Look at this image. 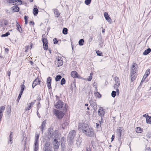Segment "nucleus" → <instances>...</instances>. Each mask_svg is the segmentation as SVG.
Here are the masks:
<instances>
[{"label": "nucleus", "instance_id": "nucleus-9", "mask_svg": "<svg viewBox=\"0 0 151 151\" xmlns=\"http://www.w3.org/2000/svg\"><path fill=\"white\" fill-rule=\"evenodd\" d=\"M104 109H103V108L100 107L99 108L98 111V115L101 116L102 117L104 116L105 114V111H104Z\"/></svg>", "mask_w": 151, "mask_h": 151}, {"label": "nucleus", "instance_id": "nucleus-2", "mask_svg": "<svg viewBox=\"0 0 151 151\" xmlns=\"http://www.w3.org/2000/svg\"><path fill=\"white\" fill-rule=\"evenodd\" d=\"M55 108L57 109H61V110H66V104L65 106L64 105V103L62 101L59 100L55 104Z\"/></svg>", "mask_w": 151, "mask_h": 151}, {"label": "nucleus", "instance_id": "nucleus-28", "mask_svg": "<svg viewBox=\"0 0 151 151\" xmlns=\"http://www.w3.org/2000/svg\"><path fill=\"white\" fill-rule=\"evenodd\" d=\"M61 78V76L60 75H58L56 76L55 79L56 81H59Z\"/></svg>", "mask_w": 151, "mask_h": 151}, {"label": "nucleus", "instance_id": "nucleus-52", "mask_svg": "<svg viewBox=\"0 0 151 151\" xmlns=\"http://www.w3.org/2000/svg\"><path fill=\"white\" fill-rule=\"evenodd\" d=\"M61 146L62 148H65V143H61Z\"/></svg>", "mask_w": 151, "mask_h": 151}, {"label": "nucleus", "instance_id": "nucleus-35", "mask_svg": "<svg viewBox=\"0 0 151 151\" xmlns=\"http://www.w3.org/2000/svg\"><path fill=\"white\" fill-rule=\"evenodd\" d=\"M15 4L18 5H21L22 3V1L21 0H15Z\"/></svg>", "mask_w": 151, "mask_h": 151}, {"label": "nucleus", "instance_id": "nucleus-53", "mask_svg": "<svg viewBox=\"0 0 151 151\" xmlns=\"http://www.w3.org/2000/svg\"><path fill=\"white\" fill-rule=\"evenodd\" d=\"M53 41H54V44H57L58 42V41L57 40V39L56 38H55L53 40Z\"/></svg>", "mask_w": 151, "mask_h": 151}, {"label": "nucleus", "instance_id": "nucleus-57", "mask_svg": "<svg viewBox=\"0 0 151 151\" xmlns=\"http://www.w3.org/2000/svg\"><path fill=\"white\" fill-rule=\"evenodd\" d=\"M118 132L119 133L120 137H121V134L122 132V130L121 128L119 129H118Z\"/></svg>", "mask_w": 151, "mask_h": 151}, {"label": "nucleus", "instance_id": "nucleus-32", "mask_svg": "<svg viewBox=\"0 0 151 151\" xmlns=\"http://www.w3.org/2000/svg\"><path fill=\"white\" fill-rule=\"evenodd\" d=\"M94 94L95 96L98 97L99 98H100L101 96L99 93L97 91L95 92Z\"/></svg>", "mask_w": 151, "mask_h": 151}, {"label": "nucleus", "instance_id": "nucleus-58", "mask_svg": "<svg viewBox=\"0 0 151 151\" xmlns=\"http://www.w3.org/2000/svg\"><path fill=\"white\" fill-rule=\"evenodd\" d=\"M61 143H65V140L63 137L61 138Z\"/></svg>", "mask_w": 151, "mask_h": 151}, {"label": "nucleus", "instance_id": "nucleus-16", "mask_svg": "<svg viewBox=\"0 0 151 151\" xmlns=\"http://www.w3.org/2000/svg\"><path fill=\"white\" fill-rule=\"evenodd\" d=\"M136 73H134V71H131L130 73L131 75V80L132 81H134L136 78Z\"/></svg>", "mask_w": 151, "mask_h": 151}, {"label": "nucleus", "instance_id": "nucleus-30", "mask_svg": "<svg viewBox=\"0 0 151 151\" xmlns=\"http://www.w3.org/2000/svg\"><path fill=\"white\" fill-rule=\"evenodd\" d=\"M33 12L35 16L38 13V10L37 8H35L33 9Z\"/></svg>", "mask_w": 151, "mask_h": 151}, {"label": "nucleus", "instance_id": "nucleus-45", "mask_svg": "<svg viewBox=\"0 0 151 151\" xmlns=\"http://www.w3.org/2000/svg\"><path fill=\"white\" fill-rule=\"evenodd\" d=\"M150 73V69H148L146 70L145 74L147 75V76H148L149 75Z\"/></svg>", "mask_w": 151, "mask_h": 151}, {"label": "nucleus", "instance_id": "nucleus-63", "mask_svg": "<svg viewBox=\"0 0 151 151\" xmlns=\"http://www.w3.org/2000/svg\"><path fill=\"white\" fill-rule=\"evenodd\" d=\"M30 108H29V106L25 108V111H27V110H30Z\"/></svg>", "mask_w": 151, "mask_h": 151}, {"label": "nucleus", "instance_id": "nucleus-46", "mask_svg": "<svg viewBox=\"0 0 151 151\" xmlns=\"http://www.w3.org/2000/svg\"><path fill=\"white\" fill-rule=\"evenodd\" d=\"M51 78L50 77H49L47 80V83H51Z\"/></svg>", "mask_w": 151, "mask_h": 151}, {"label": "nucleus", "instance_id": "nucleus-29", "mask_svg": "<svg viewBox=\"0 0 151 151\" xmlns=\"http://www.w3.org/2000/svg\"><path fill=\"white\" fill-rule=\"evenodd\" d=\"M53 129L51 128H50L48 129V134L50 137L52 134V133L53 132Z\"/></svg>", "mask_w": 151, "mask_h": 151}, {"label": "nucleus", "instance_id": "nucleus-18", "mask_svg": "<svg viewBox=\"0 0 151 151\" xmlns=\"http://www.w3.org/2000/svg\"><path fill=\"white\" fill-rule=\"evenodd\" d=\"M89 101L90 105L91 107L93 106V105H95L97 104L96 103V101L95 100H93L91 98L89 100Z\"/></svg>", "mask_w": 151, "mask_h": 151}, {"label": "nucleus", "instance_id": "nucleus-17", "mask_svg": "<svg viewBox=\"0 0 151 151\" xmlns=\"http://www.w3.org/2000/svg\"><path fill=\"white\" fill-rule=\"evenodd\" d=\"M71 76L73 78H78V74L75 71H72L70 74Z\"/></svg>", "mask_w": 151, "mask_h": 151}, {"label": "nucleus", "instance_id": "nucleus-22", "mask_svg": "<svg viewBox=\"0 0 151 151\" xmlns=\"http://www.w3.org/2000/svg\"><path fill=\"white\" fill-rule=\"evenodd\" d=\"M151 51V49L150 48H148L147 50H145L143 53V54L144 55H146L150 53Z\"/></svg>", "mask_w": 151, "mask_h": 151}, {"label": "nucleus", "instance_id": "nucleus-38", "mask_svg": "<svg viewBox=\"0 0 151 151\" xmlns=\"http://www.w3.org/2000/svg\"><path fill=\"white\" fill-rule=\"evenodd\" d=\"M84 40L83 39H80L78 42L79 44L80 45H82L83 44V42H84Z\"/></svg>", "mask_w": 151, "mask_h": 151}, {"label": "nucleus", "instance_id": "nucleus-60", "mask_svg": "<svg viewBox=\"0 0 151 151\" xmlns=\"http://www.w3.org/2000/svg\"><path fill=\"white\" fill-rule=\"evenodd\" d=\"M94 143H95V142H94V141H92L91 142V144L93 148H94V147H95Z\"/></svg>", "mask_w": 151, "mask_h": 151}, {"label": "nucleus", "instance_id": "nucleus-54", "mask_svg": "<svg viewBox=\"0 0 151 151\" xmlns=\"http://www.w3.org/2000/svg\"><path fill=\"white\" fill-rule=\"evenodd\" d=\"M47 86L48 88L50 89L51 88V83H47Z\"/></svg>", "mask_w": 151, "mask_h": 151}, {"label": "nucleus", "instance_id": "nucleus-59", "mask_svg": "<svg viewBox=\"0 0 151 151\" xmlns=\"http://www.w3.org/2000/svg\"><path fill=\"white\" fill-rule=\"evenodd\" d=\"M92 78V76H91V75H90L89 76V78H88L87 80L88 81H90L91 80Z\"/></svg>", "mask_w": 151, "mask_h": 151}, {"label": "nucleus", "instance_id": "nucleus-56", "mask_svg": "<svg viewBox=\"0 0 151 151\" xmlns=\"http://www.w3.org/2000/svg\"><path fill=\"white\" fill-rule=\"evenodd\" d=\"M116 94L117 95H119V90L118 89V88H116Z\"/></svg>", "mask_w": 151, "mask_h": 151}, {"label": "nucleus", "instance_id": "nucleus-62", "mask_svg": "<svg viewBox=\"0 0 151 151\" xmlns=\"http://www.w3.org/2000/svg\"><path fill=\"white\" fill-rule=\"evenodd\" d=\"M146 150H149L150 151L151 150V149L150 148V147H146Z\"/></svg>", "mask_w": 151, "mask_h": 151}, {"label": "nucleus", "instance_id": "nucleus-51", "mask_svg": "<svg viewBox=\"0 0 151 151\" xmlns=\"http://www.w3.org/2000/svg\"><path fill=\"white\" fill-rule=\"evenodd\" d=\"M92 107L93 108L94 110L95 111H96L97 109V105H93V106H92Z\"/></svg>", "mask_w": 151, "mask_h": 151}, {"label": "nucleus", "instance_id": "nucleus-10", "mask_svg": "<svg viewBox=\"0 0 151 151\" xmlns=\"http://www.w3.org/2000/svg\"><path fill=\"white\" fill-rule=\"evenodd\" d=\"M56 60L57 61V65L58 67L61 66L63 65V62L61 57L58 56L57 57Z\"/></svg>", "mask_w": 151, "mask_h": 151}, {"label": "nucleus", "instance_id": "nucleus-48", "mask_svg": "<svg viewBox=\"0 0 151 151\" xmlns=\"http://www.w3.org/2000/svg\"><path fill=\"white\" fill-rule=\"evenodd\" d=\"M22 95V94H20V93L19 94V95L17 99L16 100V101L17 103V104L19 103V101Z\"/></svg>", "mask_w": 151, "mask_h": 151}, {"label": "nucleus", "instance_id": "nucleus-20", "mask_svg": "<svg viewBox=\"0 0 151 151\" xmlns=\"http://www.w3.org/2000/svg\"><path fill=\"white\" fill-rule=\"evenodd\" d=\"M13 132H11L10 133V134L9 137V140L8 141V143H10V144H12V138H13Z\"/></svg>", "mask_w": 151, "mask_h": 151}, {"label": "nucleus", "instance_id": "nucleus-33", "mask_svg": "<svg viewBox=\"0 0 151 151\" xmlns=\"http://www.w3.org/2000/svg\"><path fill=\"white\" fill-rule=\"evenodd\" d=\"M136 131L137 133H141L142 132V129L140 127H138L136 128Z\"/></svg>", "mask_w": 151, "mask_h": 151}, {"label": "nucleus", "instance_id": "nucleus-1", "mask_svg": "<svg viewBox=\"0 0 151 151\" xmlns=\"http://www.w3.org/2000/svg\"><path fill=\"white\" fill-rule=\"evenodd\" d=\"M40 136L39 133L37 132L35 133V143L34 145V151H37L39 149V139Z\"/></svg>", "mask_w": 151, "mask_h": 151}, {"label": "nucleus", "instance_id": "nucleus-8", "mask_svg": "<svg viewBox=\"0 0 151 151\" xmlns=\"http://www.w3.org/2000/svg\"><path fill=\"white\" fill-rule=\"evenodd\" d=\"M42 41L43 44V48L44 50H47L48 48L47 40L46 38H42Z\"/></svg>", "mask_w": 151, "mask_h": 151}, {"label": "nucleus", "instance_id": "nucleus-26", "mask_svg": "<svg viewBox=\"0 0 151 151\" xmlns=\"http://www.w3.org/2000/svg\"><path fill=\"white\" fill-rule=\"evenodd\" d=\"M45 124V122H43L41 126L40 127V128L41 129V131L42 133H43V130L44 129Z\"/></svg>", "mask_w": 151, "mask_h": 151}, {"label": "nucleus", "instance_id": "nucleus-21", "mask_svg": "<svg viewBox=\"0 0 151 151\" xmlns=\"http://www.w3.org/2000/svg\"><path fill=\"white\" fill-rule=\"evenodd\" d=\"M54 13L55 14V16L57 17H58L60 15V13L59 11L56 9H55L54 10Z\"/></svg>", "mask_w": 151, "mask_h": 151}, {"label": "nucleus", "instance_id": "nucleus-42", "mask_svg": "<svg viewBox=\"0 0 151 151\" xmlns=\"http://www.w3.org/2000/svg\"><path fill=\"white\" fill-rule=\"evenodd\" d=\"M24 18L25 20V24H27L28 23L27 20L28 17L27 16L25 15L24 16Z\"/></svg>", "mask_w": 151, "mask_h": 151}, {"label": "nucleus", "instance_id": "nucleus-27", "mask_svg": "<svg viewBox=\"0 0 151 151\" xmlns=\"http://www.w3.org/2000/svg\"><path fill=\"white\" fill-rule=\"evenodd\" d=\"M146 122L147 123L151 124V117L148 116L146 119Z\"/></svg>", "mask_w": 151, "mask_h": 151}, {"label": "nucleus", "instance_id": "nucleus-40", "mask_svg": "<svg viewBox=\"0 0 151 151\" xmlns=\"http://www.w3.org/2000/svg\"><path fill=\"white\" fill-rule=\"evenodd\" d=\"M10 33L9 32H7L4 34H2L1 35V36L2 37H7L10 35Z\"/></svg>", "mask_w": 151, "mask_h": 151}, {"label": "nucleus", "instance_id": "nucleus-41", "mask_svg": "<svg viewBox=\"0 0 151 151\" xmlns=\"http://www.w3.org/2000/svg\"><path fill=\"white\" fill-rule=\"evenodd\" d=\"M65 80L64 78H62V79H61V81L60 84L61 85H63V84H65Z\"/></svg>", "mask_w": 151, "mask_h": 151}, {"label": "nucleus", "instance_id": "nucleus-55", "mask_svg": "<svg viewBox=\"0 0 151 151\" xmlns=\"http://www.w3.org/2000/svg\"><path fill=\"white\" fill-rule=\"evenodd\" d=\"M26 138H26L25 140H23L22 142V143L24 145V146H25L26 144Z\"/></svg>", "mask_w": 151, "mask_h": 151}, {"label": "nucleus", "instance_id": "nucleus-14", "mask_svg": "<svg viewBox=\"0 0 151 151\" xmlns=\"http://www.w3.org/2000/svg\"><path fill=\"white\" fill-rule=\"evenodd\" d=\"M5 109V107L4 106L0 107V122L1 120L3 115V113Z\"/></svg>", "mask_w": 151, "mask_h": 151}, {"label": "nucleus", "instance_id": "nucleus-39", "mask_svg": "<svg viewBox=\"0 0 151 151\" xmlns=\"http://www.w3.org/2000/svg\"><path fill=\"white\" fill-rule=\"evenodd\" d=\"M120 85V82H115V84L114 85V88H117L119 87V86Z\"/></svg>", "mask_w": 151, "mask_h": 151}, {"label": "nucleus", "instance_id": "nucleus-37", "mask_svg": "<svg viewBox=\"0 0 151 151\" xmlns=\"http://www.w3.org/2000/svg\"><path fill=\"white\" fill-rule=\"evenodd\" d=\"M146 136L149 139L151 138V130L148 131V133L146 135Z\"/></svg>", "mask_w": 151, "mask_h": 151}, {"label": "nucleus", "instance_id": "nucleus-19", "mask_svg": "<svg viewBox=\"0 0 151 151\" xmlns=\"http://www.w3.org/2000/svg\"><path fill=\"white\" fill-rule=\"evenodd\" d=\"M14 12H18L19 10V7L17 6H14L11 8Z\"/></svg>", "mask_w": 151, "mask_h": 151}, {"label": "nucleus", "instance_id": "nucleus-44", "mask_svg": "<svg viewBox=\"0 0 151 151\" xmlns=\"http://www.w3.org/2000/svg\"><path fill=\"white\" fill-rule=\"evenodd\" d=\"M91 0H85V3L86 5H88L91 3Z\"/></svg>", "mask_w": 151, "mask_h": 151}, {"label": "nucleus", "instance_id": "nucleus-64", "mask_svg": "<svg viewBox=\"0 0 151 151\" xmlns=\"http://www.w3.org/2000/svg\"><path fill=\"white\" fill-rule=\"evenodd\" d=\"M148 115L147 114H145L143 115V116L144 117L146 118V119H147V118L148 117Z\"/></svg>", "mask_w": 151, "mask_h": 151}, {"label": "nucleus", "instance_id": "nucleus-25", "mask_svg": "<svg viewBox=\"0 0 151 151\" xmlns=\"http://www.w3.org/2000/svg\"><path fill=\"white\" fill-rule=\"evenodd\" d=\"M40 82V81L39 80V79H36L33 82V83L35 84V85H37Z\"/></svg>", "mask_w": 151, "mask_h": 151}, {"label": "nucleus", "instance_id": "nucleus-5", "mask_svg": "<svg viewBox=\"0 0 151 151\" xmlns=\"http://www.w3.org/2000/svg\"><path fill=\"white\" fill-rule=\"evenodd\" d=\"M76 132L75 130L70 131L69 132L68 138V140L69 142H73L76 136Z\"/></svg>", "mask_w": 151, "mask_h": 151}, {"label": "nucleus", "instance_id": "nucleus-43", "mask_svg": "<svg viewBox=\"0 0 151 151\" xmlns=\"http://www.w3.org/2000/svg\"><path fill=\"white\" fill-rule=\"evenodd\" d=\"M111 96L113 97H115L116 95V92L115 91H112L111 94Z\"/></svg>", "mask_w": 151, "mask_h": 151}, {"label": "nucleus", "instance_id": "nucleus-47", "mask_svg": "<svg viewBox=\"0 0 151 151\" xmlns=\"http://www.w3.org/2000/svg\"><path fill=\"white\" fill-rule=\"evenodd\" d=\"M36 101L35 100L34 102H31L30 103L28 104L27 105H29L30 106H31V107H32L33 106V105L35 103V101Z\"/></svg>", "mask_w": 151, "mask_h": 151}, {"label": "nucleus", "instance_id": "nucleus-61", "mask_svg": "<svg viewBox=\"0 0 151 151\" xmlns=\"http://www.w3.org/2000/svg\"><path fill=\"white\" fill-rule=\"evenodd\" d=\"M96 127L97 128H99V127H100L101 126L100 125V124L98 123H96Z\"/></svg>", "mask_w": 151, "mask_h": 151}, {"label": "nucleus", "instance_id": "nucleus-24", "mask_svg": "<svg viewBox=\"0 0 151 151\" xmlns=\"http://www.w3.org/2000/svg\"><path fill=\"white\" fill-rule=\"evenodd\" d=\"M68 125V123L67 122H65L61 125L62 128L63 129H65Z\"/></svg>", "mask_w": 151, "mask_h": 151}, {"label": "nucleus", "instance_id": "nucleus-36", "mask_svg": "<svg viewBox=\"0 0 151 151\" xmlns=\"http://www.w3.org/2000/svg\"><path fill=\"white\" fill-rule=\"evenodd\" d=\"M25 87V86L24 85H21V88L20 90V92L19 93L21 94H22L23 91L24 90V88Z\"/></svg>", "mask_w": 151, "mask_h": 151}, {"label": "nucleus", "instance_id": "nucleus-15", "mask_svg": "<svg viewBox=\"0 0 151 151\" xmlns=\"http://www.w3.org/2000/svg\"><path fill=\"white\" fill-rule=\"evenodd\" d=\"M104 16L108 22H111L112 21V20L109 16L108 13L106 12H104Z\"/></svg>", "mask_w": 151, "mask_h": 151}, {"label": "nucleus", "instance_id": "nucleus-6", "mask_svg": "<svg viewBox=\"0 0 151 151\" xmlns=\"http://www.w3.org/2000/svg\"><path fill=\"white\" fill-rule=\"evenodd\" d=\"M60 137L59 132L58 130H55V131L52 133V134L50 137V138H51L55 141L56 140H58Z\"/></svg>", "mask_w": 151, "mask_h": 151}, {"label": "nucleus", "instance_id": "nucleus-31", "mask_svg": "<svg viewBox=\"0 0 151 151\" xmlns=\"http://www.w3.org/2000/svg\"><path fill=\"white\" fill-rule=\"evenodd\" d=\"M15 0H9L7 1V2L9 3V5H13L15 4Z\"/></svg>", "mask_w": 151, "mask_h": 151}, {"label": "nucleus", "instance_id": "nucleus-23", "mask_svg": "<svg viewBox=\"0 0 151 151\" xmlns=\"http://www.w3.org/2000/svg\"><path fill=\"white\" fill-rule=\"evenodd\" d=\"M16 26L17 27V29L18 30L20 33H22V29L20 26V25L18 24L17 22V23L16 24Z\"/></svg>", "mask_w": 151, "mask_h": 151}, {"label": "nucleus", "instance_id": "nucleus-11", "mask_svg": "<svg viewBox=\"0 0 151 151\" xmlns=\"http://www.w3.org/2000/svg\"><path fill=\"white\" fill-rule=\"evenodd\" d=\"M45 151H51L50 150V144L49 142H47L44 148Z\"/></svg>", "mask_w": 151, "mask_h": 151}, {"label": "nucleus", "instance_id": "nucleus-50", "mask_svg": "<svg viewBox=\"0 0 151 151\" xmlns=\"http://www.w3.org/2000/svg\"><path fill=\"white\" fill-rule=\"evenodd\" d=\"M114 79L115 82L118 83V82H119V78L116 76L114 77Z\"/></svg>", "mask_w": 151, "mask_h": 151}, {"label": "nucleus", "instance_id": "nucleus-34", "mask_svg": "<svg viewBox=\"0 0 151 151\" xmlns=\"http://www.w3.org/2000/svg\"><path fill=\"white\" fill-rule=\"evenodd\" d=\"M68 29L66 28H64L63 30V33L64 35H66L68 33Z\"/></svg>", "mask_w": 151, "mask_h": 151}, {"label": "nucleus", "instance_id": "nucleus-12", "mask_svg": "<svg viewBox=\"0 0 151 151\" xmlns=\"http://www.w3.org/2000/svg\"><path fill=\"white\" fill-rule=\"evenodd\" d=\"M52 143L54 145V148L55 149H58V148L60 146V143L58 141V140H56L55 141V140H53L52 141Z\"/></svg>", "mask_w": 151, "mask_h": 151}, {"label": "nucleus", "instance_id": "nucleus-4", "mask_svg": "<svg viewBox=\"0 0 151 151\" xmlns=\"http://www.w3.org/2000/svg\"><path fill=\"white\" fill-rule=\"evenodd\" d=\"M89 126L86 124L83 123H79L78 126V129L83 133H84L86 130L88 128Z\"/></svg>", "mask_w": 151, "mask_h": 151}, {"label": "nucleus", "instance_id": "nucleus-7", "mask_svg": "<svg viewBox=\"0 0 151 151\" xmlns=\"http://www.w3.org/2000/svg\"><path fill=\"white\" fill-rule=\"evenodd\" d=\"M85 132L84 133L88 137H92L94 136V133L93 129L92 128H90L88 127V128L87 130H85Z\"/></svg>", "mask_w": 151, "mask_h": 151}, {"label": "nucleus", "instance_id": "nucleus-3", "mask_svg": "<svg viewBox=\"0 0 151 151\" xmlns=\"http://www.w3.org/2000/svg\"><path fill=\"white\" fill-rule=\"evenodd\" d=\"M53 113L57 118L59 119H61L63 118L64 114V113L62 111L56 109L54 110Z\"/></svg>", "mask_w": 151, "mask_h": 151}, {"label": "nucleus", "instance_id": "nucleus-49", "mask_svg": "<svg viewBox=\"0 0 151 151\" xmlns=\"http://www.w3.org/2000/svg\"><path fill=\"white\" fill-rule=\"evenodd\" d=\"M96 53L98 55L101 56L102 54V52L99 50L96 51Z\"/></svg>", "mask_w": 151, "mask_h": 151}, {"label": "nucleus", "instance_id": "nucleus-13", "mask_svg": "<svg viewBox=\"0 0 151 151\" xmlns=\"http://www.w3.org/2000/svg\"><path fill=\"white\" fill-rule=\"evenodd\" d=\"M138 69V67L137 64L135 63H133L131 68V71H133L134 73H136Z\"/></svg>", "mask_w": 151, "mask_h": 151}]
</instances>
